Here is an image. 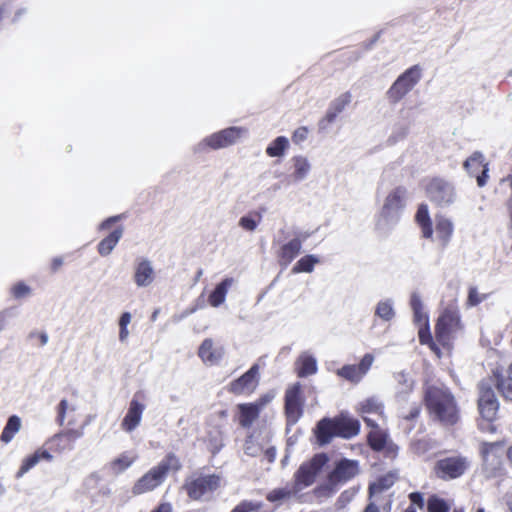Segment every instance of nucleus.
<instances>
[{"label": "nucleus", "instance_id": "f257e3e1", "mask_svg": "<svg viewBox=\"0 0 512 512\" xmlns=\"http://www.w3.org/2000/svg\"><path fill=\"white\" fill-rule=\"evenodd\" d=\"M465 324L457 299L451 300L440 311L434 326L433 343L426 344L432 352H440V348L451 350L456 340L464 334Z\"/></svg>", "mask_w": 512, "mask_h": 512}, {"label": "nucleus", "instance_id": "f03ea898", "mask_svg": "<svg viewBox=\"0 0 512 512\" xmlns=\"http://www.w3.org/2000/svg\"><path fill=\"white\" fill-rule=\"evenodd\" d=\"M423 401L431 420L445 427L456 425L461 418L457 401L446 387L427 386Z\"/></svg>", "mask_w": 512, "mask_h": 512}, {"label": "nucleus", "instance_id": "7ed1b4c3", "mask_svg": "<svg viewBox=\"0 0 512 512\" xmlns=\"http://www.w3.org/2000/svg\"><path fill=\"white\" fill-rule=\"evenodd\" d=\"M181 468L179 458L172 452L167 453L157 465L151 467L133 484L132 494L139 496L154 491L165 482L170 471L177 472Z\"/></svg>", "mask_w": 512, "mask_h": 512}, {"label": "nucleus", "instance_id": "20e7f679", "mask_svg": "<svg viewBox=\"0 0 512 512\" xmlns=\"http://www.w3.org/2000/svg\"><path fill=\"white\" fill-rule=\"evenodd\" d=\"M425 195L437 207H447L456 200L457 193L453 183L443 177L435 176L426 180Z\"/></svg>", "mask_w": 512, "mask_h": 512}, {"label": "nucleus", "instance_id": "39448f33", "mask_svg": "<svg viewBox=\"0 0 512 512\" xmlns=\"http://www.w3.org/2000/svg\"><path fill=\"white\" fill-rule=\"evenodd\" d=\"M328 461V455L321 452L315 454L310 460L303 462L294 473V490L300 491L311 486Z\"/></svg>", "mask_w": 512, "mask_h": 512}, {"label": "nucleus", "instance_id": "423d86ee", "mask_svg": "<svg viewBox=\"0 0 512 512\" xmlns=\"http://www.w3.org/2000/svg\"><path fill=\"white\" fill-rule=\"evenodd\" d=\"M305 397L300 382L288 386L284 395V414L286 424L294 426L303 416Z\"/></svg>", "mask_w": 512, "mask_h": 512}, {"label": "nucleus", "instance_id": "0eeeda50", "mask_svg": "<svg viewBox=\"0 0 512 512\" xmlns=\"http://www.w3.org/2000/svg\"><path fill=\"white\" fill-rule=\"evenodd\" d=\"M421 68L414 65L402 73L388 89L386 96L391 104L401 101L420 81Z\"/></svg>", "mask_w": 512, "mask_h": 512}, {"label": "nucleus", "instance_id": "6e6552de", "mask_svg": "<svg viewBox=\"0 0 512 512\" xmlns=\"http://www.w3.org/2000/svg\"><path fill=\"white\" fill-rule=\"evenodd\" d=\"M470 467V461L462 455L449 456L436 461L433 472L441 480L449 481L463 476Z\"/></svg>", "mask_w": 512, "mask_h": 512}, {"label": "nucleus", "instance_id": "1a4fd4ad", "mask_svg": "<svg viewBox=\"0 0 512 512\" xmlns=\"http://www.w3.org/2000/svg\"><path fill=\"white\" fill-rule=\"evenodd\" d=\"M220 482L221 479L216 474H200L187 479L183 489L191 500L198 501L205 494L217 490L220 487Z\"/></svg>", "mask_w": 512, "mask_h": 512}, {"label": "nucleus", "instance_id": "9d476101", "mask_svg": "<svg viewBox=\"0 0 512 512\" xmlns=\"http://www.w3.org/2000/svg\"><path fill=\"white\" fill-rule=\"evenodd\" d=\"M271 401L267 394L260 396L254 402L240 403L236 406L235 420L239 426L248 429L259 418L261 411Z\"/></svg>", "mask_w": 512, "mask_h": 512}, {"label": "nucleus", "instance_id": "9b49d317", "mask_svg": "<svg viewBox=\"0 0 512 512\" xmlns=\"http://www.w3.org/2000/svg\"><path fill=\"white\" fill-rule=\"evenodd\" d=\"M87 422H81L76 427L65 428L63 431L55 434L48 442L49 450L61 453L65 450H71L74 443L84 435V429Z\"/></svg>", "mask_w": 512, "mask_h": 512}, {"label": "nucleus", "instance_id": "f8f14e48", "mask_svg": "<svg viewBox=\"0 0 512 512\" xmlns=\"http://www.w3.org/2000/svg\"><path fill=\"white\" fill-rule=\"evenodd\" d=\"M145 408V395L138 391L129 402L127 412L121 421V429L128 433L134 431L141 423Z\"/></svg>", "mask_w": 512, "mask_h": 512}, {"label": "nucleus", "instance_id": "ddd939ff", "mask_svg": "<svg viewBox=\"0 0 512 512\" xmlns=\"http://www.w3.org/2000/svg\"><path fill=\"white\" fill-rule=\"evenodd\" d=\"M358 473V461L343 458L335 464L333 470L327 475V481L331 487H337L352 480Z\"/></svg>", "mask_w": 512, "mask_h": 512}, {"label": "nucleus", "instance_id": "4468645a", "mask_svg": "<svg viewBox=\"0 0 512 512\" xmlns=\"http://www.w3.org/2000/svg\"><path fill=\"white\" fill-rule=\"evenodd\" d=\"M364 422L371 430L367 434V444L375 452H381L386 449V454L396 456L397 446L394 444L387 445L388 434L382 430L374 420L364 417Z\"/></svg>", "mask_w": 512, "mask_h": 512}, {"label": "nucleus", "instance_id": "2eb2a0df", "mask_svg": "<svg viewBox=\"0 0 512 512\" xmlns=\"http://www.w3.org/2000/svg\"><path fill=\"white\" fill-rule=\"evenodd\" d=\"M479 397H478V410L481 416L492 421L497 415L499 403L496 398L495 392L492 387L484 381H481L478 385Z\"/></svg>", "mask_w": 512, "mask_h": 512}, {"label": "nucleus", "instance_id": "dca6fc26", "mask_svg": "<svg viewBox=\"0 0 512 512\" xmlns=\"http://www.w3.org/2000/svg\"><path fill=\"white\" fill-rule=\"evenodd\" d=\"M258 376L259 367L254 364L239 378L231 381L227 386V391L233 395H250L258 385Z\"/></svg>", "mask_w": 512, "mask_h": 512}, {"label": "nucleus", "instance_id": "f3484780", "mask_svg": "<svg viewBox=\"0 0 512 512\" xmlns=\"http://www.w3.org/2000/svg\"><path fill=\"white\" fill-rule=\"evenodd\" d=\"M305 237H294L287 242L278 243L275 250V257L278 265L287 268L301 253Z\"/></svg>", "mask_w": 512, "mask_h": 512}, {"label": "nucleus", "instance_id": "a211bd4d", "mask_svg": "<svg viewBox=\"0 0 512 512\" xmlns=\"http://www.w3.org/2000/svg\"><path fill=\"white\" fill-rule=\"evenodd\" d=\"M244 129L239 127H229L211 134L204 139V144L211 149L226 148L235 144L242 136Z\"/></svg>", "mask_w": 512, "mask_h": 512}, {"label": "nucleus", "instance_id": "6ab92c4d", "mask_svg": "<svg viewBox=\"0 0 512 512\" xmlns=\"http://www.w3.org/2000/svg\"><path fill=\"white\" fill-rule=\"evenodd\" d=\"M464 168L471 176L476 177L477 185L479 187H484L488 180V163L484 161V156L481 152H474L469 158L464 162Z\"/></svg>", "mask_w": 512, "mask_h": 512}, {"label": "nucleus", "instance_id": "aec40b11", "mask_svg": "<svg viewBox=\"0 0 512 512\" xmlns=\"http://www.w3.org/2000/svg\"><path fill=\"white\" fill-rule=\"evenodd\" d=\"M332 424L335 437L351 439L360 432V422L343 414L333 417Z\"/></svg>", "mask_w": 512, "mask_h": 512}, {"label": "nucleus", "instance_id": "412c9836", "mask_svg": "<svg viewBox=\"0 0 512 512\" xmlns=\"http://www.w3.org/2000/svg\"><path fill=\"white\" fill-rule=\"evenodd\" d=\"M373 362L371 354H365L358 365H344L337 370V375L353 383H358L370 369Z\"/></svg>", "mask_w": 512, "mask_h": 512}, {"label": "nucleus", "instance_id": "4be33fe9", "mask_svg": "<svg viewBox=\"0 0 512 512\" xmlns=\"http://www.w3.org/2000/svg\"><path fill=\"white\" fill-rule=\"evenodd\" d=\"M56 420L59 425L65 426V428L76 427L81 422L89 423V420L84 419L74 406H69L66 399L61 400L57 407Z\"/></svg>", "mask_w": 512, "mask_h": 512}, {"label": "nucleus", "instance_id": "5701e85b", "mask_svg": "<svg viewBox=\"0 0 512 512\" xmlns=\"http://www.w3.org/2000/svg\"><path fill=\"white\" fill-rule=\"evenodd\" d=\"M351 99L352 95L350 92H345L334 99L330 103L325 116L319 121V128L326 129L331 123H333L337 116L350 104Z\"/></svg>", "mask_w": 512, "mask_h": 512}, {"label": "nucleus", "instance_id": "b1692460", "mask_svg": "<svg viewBox=\"0 0 512 512\" xmlns=\"http://www.w3.org/2000/svg\"><path fill=\"white\" fill-rule=\"evenodd\" d=\"M435 232L436 240L439 242L442 248H446L452 239L454 233V224L444 215L437 214L435 216Z\"/></svg>", "mask_w": 512, "mask_h": 512}, {"label": "nucleus", "instance_id": "393cba45", "mask_svg": "<svg viewBox=\"0 0 512 512\" xmlns=\"http://www.w3.org/2000/svg\"><path fill=\"white\" fill-rule=\"evenodd\" d=\"M495 386L500 395L508 401H512V363L509 365L506 373L496 369L493 371Z\"/></svg>", "mask_w": 512, "mask_h": 512}, {"label": "nucleus", "instance_id": "a878e982", "mask_svg": "<svg viewBox=\"0 0 512 512\" xmlns=\"http://www.w3.org/2000/svg\"><path fill=\"white\" fill-rule=\"evenodd\" d=\"M413 316H414V322L417 325H419V330H418L419 342L422 345H425V344L434 345L433 335L431 334V331H430L429 317H428L427 313H425L424 309H422V310H419V312L414 311Z\"/></svg>", "mask_w": 512, "mask_h": 512}, {"label": "nucleus", "instance_id": "bb28decb", "mask_svg": "<svg viewBox=\"0 0 512 512\" xmlns=\"http://www.w3.org/2000/svg\"><path fill=\"white\" fill-rule=\"evenodd\" d=\"M314 434L319 445L329 444L335 438L332 418L324 417L319 420L314 429Z\"/></svg>", "mask_w": 512, "mask_h": 512}, {"label": "nucleus", "instance_id": "cd10ccee", "mask_svg": "<svg viewBox=\"0 0 512 512\" xmlns=\"http://www.w3.org/2000/svg\"><path fill=\"white\" fill-rule=\"evenodd\" d=\"M53 456L46 450L39 448L32 455L27 456L16 474V478H21L25 473L37 465L41 460L51 461Z\"/></svg>", "mask_w": 512, "mask_h": 512}, {"label": "nucleus", "instance_id": "c85d7f7f", "mask_svg": "<svg viewBox=\"0 0 512 512\" xmlns=\"http://www.w3.org/2000/svg\"><path fill=\"white\" fill-rule=\"evenodd\" d=\"M415 222L421 229L422 237L431 239L433 236V226L427 204L422 203L418 206L415 214Z\"/></svg>", "mask_w": 512, "mask_h": 512}, {"label": "nucleus", "instance_id": "c756f323", "mask_svg": "<svg viewBox=\"0 0 512 512\" xmlns=\"http://www.w3.org/2000/svg\"><path fill=\"white\" fill-rule=\"evenodd\" d=\"M294 370L299 378L311 376L317 372V361L312 355H301L295 361Z\"/></svg>", "mask_w": 512, "mask_h": 512}, {"label": "nucleus", "instance_id": "7c9ffc66", "mask_svg": "<svg viewBox=\"0 0 512 512\" xmlns=\"http://www.w3.org/2000/svg\"><path fill=\"white\" fill-rule=\"evenodd\" d=\"M397 480V474L394 472H388L385 475L379 476L374 482L369 484L368 494L371 498L376 494H380L389 488H391Z\"/></svg>", "mask_w": 512, "mask_h": 512}, {"label": "nucleus", "instance_id": "2f4dec72", "mask_svg": "<svg viewBox=\"0 0 512 512\" xmlns=\"http://www.w3.org/2000/svg\"><path fill=\"white\" fill-rule=\"evenodd\" d=\"M153 278L154 271L150 262L148 260L139 262L134 275L135 283L140 287L148 286L152 283Z\"/></svg>", "mask_w": 512, "mask_h": 512}, {"label": "nucleus", "instance_id": "473e14b6", "mask_svg": "<svg viewBox=\"0 0 512 512\" xmlns=\"http://www.w3.org/2000/svg\"><path fill=\"white\" fill-rule=\"evenodd\" d=\"M123 235V228L117 227L108 236L102 239L97 246V251L101 256L109 255L117 245Z\"/></svg>", "mask_w": 512, "mask_h": 512}, {"label": "nucleus", "instance_id": "72a5a7b5", "mask_svg": "<svg viewBox=\"0 0 512 512\" xmlns=\"http://www.w3.org/2000/svg\"><path fill=\"white\" fill-rule=\"evenodd\" d=\"M404 194L405 189L403 187H397L391 191L385 199L383 210L389 213L401 209L403 207Z\"/></svg>", "mask_w": 512, "mask_h": 512}, {"label": "nucleus", "instance_id": "f704fd0d", "mask_svg": "<svg viewBox=\"0 0 512 512\" xmlns=\"http://www.w3.org/2000/svg\"><path fill=\"white\" fill-rule=\"evenodd\" d=\"M232 284V279L226 278L223 281H221L215 289L211 292L208 298V302L213 307L220 306L226 298V294L228 292L229 287Z\"/></svg>", "mask_w": 512, "mask_h": 512}, {"label": "nucleus", "instance_id": "c9c22d12", "mask_svg": "<svg viewBox=\"0 0 512 512\" xmlns=\"http://www.w3.org/2000/svg\"><path fill=\"white\" fill-rule=\"evenodd\" d=\"M503 442H483L480 446L482 460L488 463L490 460L500 458V451L503 449Z\"/></svg>", "mask_w": 512, "mask_h": 512}, {"label": "nucleus", "instance_id": "e433bc0d", "mask_svg": "<svg viewBox=\"0 0 512 512\" xmlns=\"http://www.w3.org/2000/svg\"><path fill=\"white\" fill-rule=\"evenodd\" d=\"M319 262L320 259L316 255H305L295 263L292 268V273H311L314 270L315 265Z\"/></svg>", "mask_w": 512, "mask_h": 512}, {"label": "nucleus", "instance_id": "4c0bfd02", "mask_svg": "<svg viewBox=\"0 0 512 512\" xmlns=\"http://www.w3.org/2000/svg\"><path fill=\"white\" fill-rule=\"evenodd\" d=\"M21 428V420L18 416L12 415L8 418V421L1 433L0 440L7 444L9 443L15 434L20 430Z\"/></svg>", "mask_w": 512, "mask_h": 512}, {"label": "nucleus", "instance_id": "58836bf2", "mask_svg": "<svg viewBox=\"0 0 512 512\" xmlns=\"http://www.w3.org/2000/svg\"><path fill=\"white\" fill-rule=\"evenodd\" d=\"M288 146V139L284 136H279L266 148V154L270 157H280L284 154Z\"/></svg>", "mask_w": 512, "mask_h": 512}, {"label": "nucleus", "instance_id": "ea45409f", "mask_svg": "<svg viewBox=\"0 0 512 512\" xmlns=\"http://www.w3.org/2000/svg\"><path fill=\"white\" fill-rule=\"evenodd\" d=\"M427 510L428 512H449L450 506L444 499L431 495L427 501Z\"/></svg>", "mask_w": 512, "mask_h": 512}, {"label": "nucleus", "instance_id": "a19ab883", "mask_svg": "<svg viewBox=\"0 0 512 512\" xmlns=\"http://www.w3.org/2000/svg\"><path fill=\"white\" fill-rule=\"evenodd\" d=\"M375 315L383 321L392 320L395 315L392 304L389 301H380L376 306Z\"/></svg>", "mask_w": 512, "mask_h": 512}, {"label": "nucleus", "instance_id": "79ce46f5", "mask_svg": "<svg viewBox=\"0 0 512 512\" xmlns=\"http://www.w3.org/2000/svg\"><path fill=\"white\" fill-rule=\"evenodd\" d=\"M293 163L295 168L294 177L296 179H303L310 169L308 160L303 156H295L293 158Z\"/></svg>", "mask_w": 512, "mask_h": 512}, {"label": "nucleus", "instance_id": "37998d69", "mask_svg": "<svg viewBox=\"0 0 512 512\" xmlns=\"http://www.w3.org/2000/svg\"><path fill=\"white\" fill-rule=\"evenodd\" d=\"M134 462V458L129 457L127 454H121L111 462V468L116 473H121L129 468Z\"/></svg>", "mask_w": 512, "mask_h": 512}, {"label": "nucleus", "instance_id": "c03bdc74", "mask_svg": "<svg viewBox=\"0 0 512 512\" xmlns=\"http://www.w3.org/2000/svg\"><path fill=\"white\" fill-rule=\"evenodd\" d=\"M487 294H480L476 287L471 286L468 290V297L466 300L467 307H474L486 300Z\"/></svg>", "mask_w": 512, "mask_h": 512}, {"label": "nucleus", "instance_id": "a18cd8bd", "mask_svg": "<svg viewBox=\"0 0 512 512\" xmlns=\"http://www.w3.org/2000/svg\"><path fill=\"white\" fill-rule=\"evenodd\" d=\"M130 322H131V314L129 312L122 313V315L120 316V319H119V328H120L119 339L121 341H125L128 338L129 331H128L127 327L130 324Z\"/></svg>", "mask_w": 512, "mask_h": 512}, {"label": "nucleus", "instance_id": "49530a36", "mask_svg": "<svg viewBox=\"0 0 512 512\" xmlns=\"http://www.w3.org/2000/svg\"><path fill=\"white\" fill-rule=\"evenodd\" d=\"M30 287L27 286L24 282H17L11 288V294L16 299H21L30 294Z\"/></svg>", "mask_w": 512, "mask_h": 512}, {"label": "nucleus", "instance_id": "de8ad7c7", "mask_svg": "<svg viewBox=\"0 0 512 512\" xmlns=\"http://www.w3.org/2000/svg\"><path fill=\"white\" fill-rule=\"evenodd\" d=\"M290 496V491L284 488L274 489L267 495V500L270 502H276Z\"/></svg>", "mask_w": 512, "mask_h": 512}, {"label": "nucleus", "instance_id": "09e8293b", "mask_svg": "<svg viewBox=\"0 0 512 512\" xmlns=\"http://www.w3.org/2000/svg\"><path fill=\"white\" fill-rule=\"evenodd\" d=\"M309 130L305 126L298 127L292 134V141L295 144H300L308 137Z\"/></svg>", "mask_w": 512, "mask_h": 512}, {"label": "nucleus", "instance_id": "8fccbe9b", "mask_svg": "<svg viewBox=\"0 0 512 512\" xmlns=\"http://www.w3.org/2000/svg\"><path fill=\"white\" fill-rule=\"evenodd\" d=\"M363 413H381L382 406L374 400L368 399L362 404Z\"/></svg>", "mask_w": 512, "mask_h": 512}, {"label": "nucleus", "instance_id": "3c124183", "mask_svg": "<svg viewBox=\"0 0 512 512\" xmlns=\"http://www.w3.org/2000/svg\"><path fill=\"white\" fill-rule=\"evenodd\" d=\"M257 224H258V221H256L255 219H253L252 217H249V216H243L240 218V221H239V225L243 229L248 230V231L255 230L257 227Z\"/></svg>", "mask_w": 512, "mask_h": 512}, {"label": "nucleus", "instance_id": "603ef678", "mask_svg": "<svg viewBox=\"0 0 512 512\" xmlns=\"http://www.w3.org/2000/svg\"><path fill=\"white\" fill-rule=\"evenodd\" d=\"M258 508L257 505L253 504L249 501H241L237 506H235L231 512H251Z\"/></svg>", "mask_w": 512, "mask_h": 512}, {"label": "nucleus", "instance_id": "864d4df0", "mask_svg": "<svg viewBox=\"0 0 512 512\" xmlns=\"http://www.w3.org/2000/svg\"><path fill=\"white\" fill-rule=\"evenodd\" d=\"M421 413V405L416 404L412 406L407 414L403 416V419L406 421H412L419 417Z\"/></svg>", "mask_w": 512, "mask_h": 512}, {"label": "nucleus", "instance_id": "5fc2aeb1", "mask_svg": "<svg viewBox=\"0 0 512 512\" xmlns=\"http://www.w3.org/2000/svg\"><path fill=\"white\" fill-rule=\"evenodd\" d=\"M409 499L412 504L417 505L420 509L424 507L423 495L420 492H412L409 494Z\"/></svg>", "mask_w": 512, "mask_h": 512}, {"label": "nucleus", "instance_id": "6e6d98bb", "mask_svg": "<svg viewBox=\"0 0 512 512\" xmlns=\"http://www.w3.org/2000/svg\"><path fill=\"white\" fill-rule=\"evenodd\" d=\"M410 306H411V309L413 312L414 311L419 312V310H422L423 304H422L421 298L418 295L413 294L410 299Z\"/></svg>", "mask_w": 512, "mask_h": 512}, {"label": "nucleus", "instance_id": "4d7b16f0", "mask_svg": "<svg viewBox=\"0 0 512 512\" xmlns=\"http://www.w3.org/2000/svg\"><path fill=\"white\" fill-rule=\"evenodd\" d=\"M214 345L213 339L207 338L201 343L198 352H211L214 349Z\"/></svg>", "mask_w": 512, "mask_h": 512}, {"label": "nucleus", "instance_id": "13d9d810", "mask_svg": "<svg viewBox=\"0 0 512 512\" xmlns=\"http://www.w3.org/2000/svg\"><path fill=\"white\" fill-rule=\"evenodd\" d=\"M150 512H173V507H172V504L169 502H162V503H159Z\"/></svg>", "mask_w": 512, "mask_h": 512}, {"label": "nucleus", "instance_id": "bf43d9fd", "mask_svg": "<svg viewBox=\"0 0 512 512\" xmlns=\"http://www.w3.org/2000/svg\"><path fill=\"white\" fill-rule=\"evenodd\" d=\"M62 265H63V258L62 257H54L50 263L51 272H53V273L57 272L62 267Z\"/></svg>", "mask_w": 512, "mask_h": 512}, {"label": "nucleus", "instance_id": "052dcab7", "mask_svg": "<svg viewBox=\"0 0 512 512\" xmlns=\"http://www.w3.org/2000/svg\"><path fill=\"white\" fill-rule=\"evenodd\" d=\"M30 338L38 341L40 345H44L47 342V335L43 332L31 333Z\"/></svg>", "mask_w": 512, "mask_h": 512}, {"label": "nucleus", "instance_id": "680f3d73", "mask_svg": "<svg viewBox=\"0 0 512 512\" xmlns=\"http://www.w3.org/2000/svg\"><path fill=\"white\" fill-rule=\"evenodd\" d=\"M210 442V445H211V451L213 454H216L217 452L220 451V449L223 447V443H222V440L221 439H210L209 440Z\"/></svg>", "mask_w": 512, "mask_h": 512}, {"label": "nucleus", "instance_id": "e2e57ef3", "mask_svg": "<svg viewBox=\"0 0 512 512\" xmlns=\"http://www.w3.org/2000/svg\"><path fill=\"white\" fill-rule=\"evenodd\" d=\"M265 458L269 463H272L276 459V449L274 447H269L264 452Z\"/></svg>", "mask_w": 512, "mask_h": 512}, {"label": "nucleus", "instance_id": "0e129e2a", "mask_svg": "<svg viewBox=\"0 0 512 512\" xmlns=\"http://www.w3.org/2000/svg\"><path fill=\"white\" fill-rule=\"evenodd\" d=\"M119 218H120V216H113V217H110V218L106 219L105 221H103L101 223L100 228L101 229H107L110 226L111 223H114V222L118 221Z\"/></svg>", "mask_w": 512, "mask_h": 512}, {"label": "nucleus", "instance_id": "69168bd1", "mask_svg": "<svg viewBox=\"0 0 512 512\" xmlns=\"http://www.w3.org/2000/svg\"><path fill=\"white\" fill-rule=\"evenodd\" d=\"M363 512H380V510L374 502H370L366 505Z\"/></svg>", "mask_w": 512, "mask_h": 512}, {"label": "nucleus", "instance_id": "338daca9", "mask_svg": "<svg viewBox=\"0 0 512 512\" xmlns=\"http://www.w3.org/2000/svg\"><path fill=\"white\" fill-rule=\"evenodd\" d=\"M7 326V314L5 312L0 313V332Z\"/></svg>", "mask_w": 512, "mask_h": 512}, {"label": "nucleus", "instance_id": "774afa93", "mask_svg": "<svg viewBox=\"0 0 512 512\" xmlns=\"http://www.w3.org/2000/svg\"><path fill=\"white\" fill-rule=\"evenodd\" d=\"M507 456H508V459L511 461L512 463V445L509 447L508 451H507Z\"/></svg>", "mask_w": 512, "mask_h": 512}]
</instances>
